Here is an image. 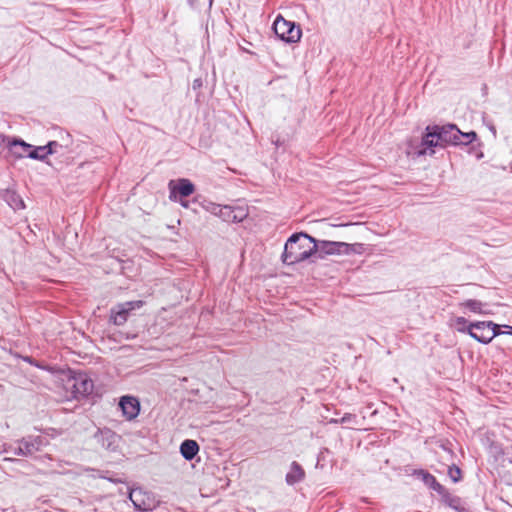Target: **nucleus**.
Returning a JSON list of instances; mask_svg holds the SVG:
<instances>
[{
  "label": "nucleus",
  "instance_id": "obj_1",
  "mask_svg": "<svg viewBox=\"0 0 512 512\" xmlns=\"http://www.w3.org/2000/svg\"><path fill=\"white\" fill-rule=\"evenodd\" d=\"M457 125L448 123L445 125H428L422 135L421 148L417 151L419 156L425 155L427 149H431L430 155L434 154V147L445 148L447 146H456Z\"/></svg>",
  "mask_w": 512,
  "mask_h": 512
},
{
  "label": "nucleus",
  "instance_id": "obj_2",
  "mask_svg": "<svg viewBox=\"0 0 512 512\" xmlns=\"http://www.w3.org/2000/svg\"><path fill=\"white\" fill-rule=\"evenodd\" d=\"M315 238L305 232L293 233L285 243L281 260L286 265H294L315 256Z\"/></svg>",
  "mask_w": 512,
  "mask_h": 512
},
{
  "label": "nucleus",
  "instance_id": "obj_3",
  "mask_svg": "<svg viewBox=\"0 0 512 512\" xmlns=\"http://www.w3.org/2000/svg\"><path fill=\"white\" fill-rule=\"evenodd\" d=\"M315 257L323 259L328 255H351L361 254L364 251V245L361 243L349 244L340 241L317 240L313 244Z\"/></svg>",
  "mask_w": 512,
  "mask_h": 512
},
{
  "label": "nucleus",
  "instance_id": "obj_4",
  "mask_svg": "<svg viewBox=\"0 0 512 512\" xmlns=\"http://www.w3.org/2000/svg\"><path fill=\"white\" fill-rule=\"evenodd\" d=\"M273 30L276 36L287 42L296 43L300 40L302 31L294 22L285 20L282 16H277L273 23Z\"/></svg>",
  "mask_w": 512,
  "mask_h": 512
},
{
  "label": "nucleus",
  "instance_id": "obj_5",
  "mask_svg": "<svg viewBox=\"0 0 512 512\" xmlns=\"http://www.w3.org/2000/svg\"><path fill=\"white\" fill-rule=\"evenodd\" d=\"M491 328H497V324L493 321H477L470 322L466 330L467 334L476 341L488 344L497 336V332H491Z\"/></svg>",
  "mask_w": 512,
  "mask_h": 512
},
{
  "label": "nucleus",
  "instance_id": "obj_6",
  "mask_svg": "<svg viewBox=\"0 0 512 512\" xmlns=\"http://www.w3.org/2000/svg\"><path fill=\"white\" fill-rule=\"evenodd\" d=\"M143 305L144 301L142 300L127 301L116 304L110 310V322L116 326L124 325L131 312L142 308Z\"/></svg>",
  "mask_w": 512,
  "mask_h": 512
},
{
  "label": "nucleus",
  "instance_id": "obj_7",
  "mask_svg": "<svg viewBox=\"0 0 512 512\" xmlns=\"http://www.w3.org/2000/svg\"><path fill=\"white\" fill-rule=\"evenodd\" d=\"M68 385L76 399L87 397L92 394L94 384L92 379L84 372H75L68 379Z\"/></svg>",
  "mask_w": 512,
  "mask_h": 512
},
{
  "label": "nucleus",
  "instance_id": "obj_8",
  "mask_svg": "<svg viewBox=\"0 0 512 512\" xmlns=\"http://www.w3.org/2000/svg\"><path fill=\"white\" fill-rule=\"evenodd\" d=\"M47 444L48 440L40 435L23 437L18 441V446L14 449V454L25 457L32 456Z\"/></svg>",
  "mask_w": 512,
  "mask_h": 512
},
{
  "label": "nucleus",
  "instance_id": "obj_9",
  "mask_svg": "<svg viewBox=\"0 0 512 512\" xmlns=\"http://www.w3.org/2000/svg\"><path fill=\"white\" fill-rule=\"evenodd\" d=\"M170 191L169 199L171 201H178V199L186 198L195 192V185L186 178L178 180H171L168 184Z\"/></svg>",
  "mask_w": 512,
  "mask_h": 512
},
{
  "label": "nucleus",
  "instance_id": "obj_10",
  "mask_svg": "<svg viewBox=\"0 0 512 512\" xmlns=\"http://www.w3.org/2000/svg\"><path fill=\"white\" fill-rule=\"evenodd\" d=\"M129 499L134 505V508L139 511H151L155 508L153 497L143 491L141 488L129 490Z\"/></svg>",
  "mask_w": 512,
  "mask_h": 512
},
{
  "label": "nucleus",
  "instance_id": "obj_11",
  "mask_svg": "<svg viewBox=\"0 0 512 512\" xmlns=\"http://www.w3.org/2000/svg\"><path fill=\"white\" fill-rule=\"evenodd\" d=\"M119 407L122 411L123 416L126 420L135 419L140 412V402L139 400L130 395H125L120 398Z\"/></svg>",
  "mask_w": 512,
  "mask_h": 512
},
{
  "label": "nucleus",
  "instance_id": "obj_12",
  "mask_svg": "<svg viewBox=\"0 0 512 512\" xmlns=\"http://www.w3.org/2000/svg\"><path fill=\"white\" fill-rule=\"evenodd\" d=\"M219 218L225 222L238 223L242 222L248 215L245 208L240 206L222 205V208L218 210Z\"/></svg>",
  "mask_w": 512,
  "mask_h": 512
},
{
  "label": "nucleus",
  "instance_id": "obj_13",
  "mask_svg": "<svg viewBox=\"0 0 512 512\" xmlns=\"http://www.w3.org/2000/svg\"><path fill=\"white\" fill-rule=\"evenodd\" d=\"M94 438L102 448L108 451H115L117 448L118 435L111 429L104 428L98 429L95 433Z\"/></svg>",
  "mask_w": 512,
  "mask_h": 512
},
{
  "label": "nucleus",
  "instance_id": "obj_14",
  "mask_svg": "<svg viewBox=\"0 0 512 512\" xmlns=\"http://www.w3.org/2000/svg\"><path fill=\"white\" fill-rule=\"evenodd\" d=\"M438 494L441 496L442 502L445 505L449 506L450 508L458 512L465 511V505L463 500L459 496L451 494L448 491V489H446L444 486L443 491H439Z\"/></svg>",
  "mask_w": 512,
  "mask_h": 512
},
{
  "label": "nucleus",
  "instance_id": "obj_15",
  "mask_svg": "<svg viewBox=\"0 0 512 512\" xmlns=\"http://www.w3.org/2000/svg\"><path fill=\"white\" fill-rule=\"evenodd\" d=\"M413 475L420 479L427 487L435 492L443 491V485L440 484L436 478L426 470L418 469L413 472Z\"/></svg>",
  "mask_w": 512,
  "mask_h": 512
},
{
  "label": "nucleus",
  "instance_id": "obj_16",
  "mask_svg": "<svg viewBox=\"0 0 512 512\" xmlns=\"http://www.w3.org/2000/svg\"><path fill=\"white\" fill-rule=\"evenodd\" d=\"M305 478V471L303 467L296 461H293L290 465V470L286 474L285 481L288 485L293 486Z\"/></svg>",
  "mask_w": 512,
  "mask_h": 512
},
{
  "label": "nucleus",
  "instance_id": "obj_17",
  "mask_svg": "<svg viewBox=\"0 0 512 512\" xmlns=\"http://www.w3.org/2000/svg\"><path fill=\"white\" fill-rule=\"evenodd\" d=\"M199 444L195 440L186 439L180 445V453L184 459L191 461L199 452Z\"/></svg>",
  "mask_w": 512,
  "mask_h": 512
},
{
  "label": "nucleus",
  "instance_id": "obj_18",
  "mask_svg": "<svg viewBox=\"0 0 512 512\" xmlns=\"http://www.w3.org/2000/svg\"><path fill=\"white\" fill-rule=\"evenodd\" d=\"M10 148L13 152V154L18 157H27V153L30 152V149L32 148V145L29 143H26L22 139H13L10 143Z\"/></svg>",
  "mask_w": 512,
  "mask_h": 512
},
{
  "label": "nucleus",
  "instance_id": "obj_19",
  "mask_svg": "<svg viewBox=\"0 0 512 512\" xmlns=\"http://www.w3.org/2000/svg\"><path fill=\"white\" fill-rule=\"evenodd\" d=\"M3 199L15 211L25 208L22 197L13 190H6L4 192Z\"/></svg>",
  "mask_w": 512,
  "mask_h": 512
},
{
  "label": "nucleus",
  "instance_id": "obj_20",
  "mask_svg": "<svg viewBox=\"0 0 512 512\" xmlns=\"http://www.w3.org/2000/svg\"><path fill=\"white\" fill-rule=\"evenodd\" d=\"M54 144H46L44 146H33L30 149V152L27 153V157L39 160V161H45L48 155H51V147Z\"/></svg>",
  "mask_w": 512,
  "mask_h": 512
},
{
  "label": "nucleus",
  "instance_id": "obj_21",
  "mask_svg": "<svg viewBox=\"0 0 512 512\" xmlns=\"http://www.w3.org/2000/svg\"><path fill=\"white\" fill-rule=\"evenodd\" d=\"M459 306L466 308L469 311L476 313V314H481V315L488 314V312L486 310H484V307L486 306V304H484L483 302L476 300V299L465 300L464 302H461L459 304Z\"/></svg>",
  "mask_w": 512,
  "mask_h": 512
},
{
  "label": "nucleus",
  "instance_id": "obj_22",
  "mask_svg": "<svg viewBox=\"0 0 512 512\" xmlns=\"http://www.w3.org/2000/svg\"><path fill=\"white\" fill-rule=\"evenodd\" d=\"M456 146H467L477 139V133L475 131L462 132L458 127L456 130Z\"/></svg>",
  "mask_w": 512,
  "mask_h": 512
},
{
  "label": "nucleus",
  "instance_id": "obj_23",
  "mask_svg": "<svg viewBox=\"0 0 512 512\" xmlns=\"http://www.w3.org/2000/svg\"><path fill=\"white\" fill-rule=\"evenodd\" d=\"M448 476L452 482L457 483L462 479V471L458 466L453 464L448 468Z\"/></svg>",
  "mask_w": 512,
  "mask_h": 512
},
{
  "label": "nucleus",
  "instance_id": "obj_24",
  "mask_svg": "<svg viewBox=\"0 0 512 512\" xmlns=\"http://www.w3.org/2000/svg\"><path fill=\"white\" fill-rule=\"evenodd\" d=\"M332 423H340V424H357V416L351 413H345L341 419H333Z\"/></svg>",
  "mask_w": 512,
  "mask_h": 512
},
{
  "label": "nucleus",
  "instance_id": "obj_25",
  "mask_svg": "<svg viewBox=\"0 0 512 512\" xmlns=\"http://www.w3.org/2000/svg\"><path fill=\"white\" fill-rule=\"evenodd\" d=\"M202 207L209 213L219 216L218 210L222 208V205L214 203V202H204Z\"/></svg>",
  "mask_w": 512,
  "mask_h": 512
},
{
  "label": "nucleus",
  "instance_id": "obj_26",
  "mask_svg": "<svg viewBox=\"0 0 512 512\" xmlns=\"http://www.w3.org/2000/svg\"><path fill=\"white\" fill-rule=\"evenodd\" d=\"M469 324L468 320L464 317H457L455 319V327L460 333H467L466 328H468Z\"/></svg>",
  "mask_w": 512,
  "mask_h": 512
},
{
  "label": "nucleus",
  "instance_id": "obj_27",
  "mask_svg": "<svg viewBox=\"0 0 512 512\" xmlns=\"http://www.w3.org/2000/svg\"><path fill=\"white\" fill-rule=\"evenodd\" d=\"M109 474H110L109 471H101L99 473L98 477L102 478V479H106V480H108V481H110L112 483H120V482H122L120 479L115 478L113 476H110Z\"/></svg>",
  "mask_w": 512,
  "mask_h": 512
},
{
  "label": "nucleus",
  "instance_id": "obj_28",
  "mask_svg": "<svg viewBox=\"0 0 512 512\" xmlns=\"http://www.w3.org/2000/svg\"><path fill=\"white\" fill-rule=\"evenodd\" d=\"M183 208H191V204L196 203V200H186L185 198L178 199L177 201Z\"/></svg>",
  "mask_w": 512,
  "mask_h": 512
},
{
  "label": "nucleus",
  "instance_id": "obj_29",
  "mask_svg": "<svg viewBox=\"0 0 512 512\" xmlns=\"http://www.w3.org/2000/svg\"><path fill=\"white\" fill-rule=\"evenodd\" d=\"M47 144H55L51 147V155L58 152V148H62V145H60L57 141H49Z\"/></svg>",
  "mask_w": 512,
  "mask_h": 512
},
{
  "label": "nucleus",
  "instance_id": "obj_30",
  "mask_svg": "<svg viewBox=\"0 0 512 512\" xmlns=\"http://www.w3.org/2000/svg\"><path fill=\"white\" fill-rule=\"evenodd\" d=\"M503 327L506 329V331H503V334H507V335H511L512 336V326L504 325Z\"/></svg>",
  "mask_w": 512,
  "mask_h": 512
},
{
  "label": "nucleus",
  "instance_id": "obj_31",
  "mask_svg": "<svg viewBox=\"0 0 512 512\" xmlns=\"http://www.w3.org/2000/svg\"><path fill=\"white\" fill-rule=\"evenodd\" d=\"M500 325L497 324V328H491V332H497V336L503 334V331L501 330Z\"/></svg>",
  "mask_w": 512,
  "mask_h": 512
},
{
  "label": "nucleus",
  "instance_id": "obj_32",
  "mask_svg": "<svg viewBox=\"0 0 512 512\" xmlns=\"http://www.w3.org/2000/svg\"><path fill=\"white\" fill-rule=\"evenodd\" d=\"M120 335L124 336L125 339H134L137 336L136 334H128V333L124 334L122 332H120Z\"/></svg>",
  "mask_w": 512,
  "mask_h": 512
},
{
  "label": "nucleus",
  "instance_id": "obj_33",
  "mask_svg": "<svg viewBox=\"0 0 512 512\" xmlns=\"http://www.w3.org/2000/svg\"><path fill=\"white\" fill-rule=\"evenodd\" d=\"M201 86V80H198L196 79L194 82H193V88H197V87H200Z\"/></svg>",
  "mask_w": 512,
  "mask_h": 512
},
{
  "label": "nucleus",
  "instance_id": "obj_34",
  "mask_svg": "<svg viewBox=\"0 0 512 512\" xmlns=\"http://www.w3.org/2000/svg\"><path fill=\"white\" fill-rule=\"evenodd\" d=\"M25 361H27V362H28V363H30V364H34V363H33V360H32V358H31V357H26V358H25Z\"/></svg>",
  "mask_w": 512,
  "mask_h": 512
},
{
  "label": "nucleus",
  "instance_id": "obj_35",
  "mask_svg": "<svg viewBox=\"0 0 512 512\" xmlns=\"http://www.w3.org/2000/svg\"><path fill=\"white\" fill-rule=\"evenodd\" d=\"M213 0H210V4L212 3Z\"/></svg>",
  "mask_w": 512,
  "mask_h": 512
}]
</instances>
